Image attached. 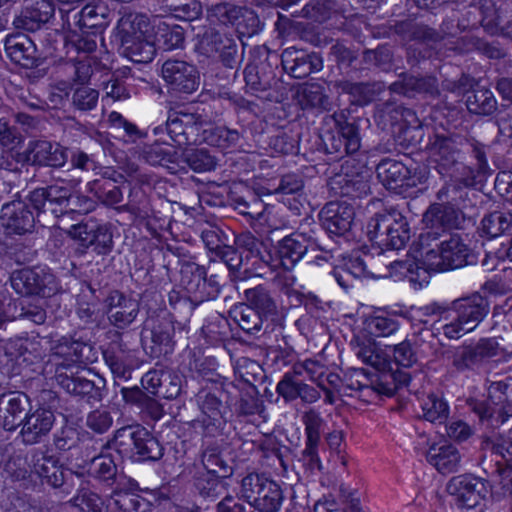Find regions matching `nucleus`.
<instances>
[{"label":"nucleus","mask_w":512,"mask_h":512,"mask_svg":"<svg viewBox=\"0 0 512 512\" xmlns=\"http://www.w3.org/2000/svg\"><path fill=\"white\" fill-rule=\"evenodd\" d=\"M453 305L457 309L462 321L472 331L485 318L489 312L487 300L480 294L457 299L453 301Z\"/></svg>","instance_id":"nucleus-28"},{"label":"nucleus","mask_w":512,"mask_h":512,"mask_svg":"<svg viewBox=\"0 0 512 512\" xmlns=\"http://www.w3.org/2000/svg\"><path fill=\"white\" fill-rule=\"evenodd\" d=\"M86 345L79 341L63 338L54 347L52 363L55 365V380L67 393L98 399L99 389L94 382L87 379L83 372L81 359Z\"/></svg>","instance_id":"nucleus-1"},{"label":"nucleus","mask_w":512,"mask_h":512,"mask_svg":"<svg viewBox=\"0 0 512 512\" xmlns=\"http://www.w3.org/2000/svg\"><path fill=\"white\" fill-rule=\"evenodd\" d=\"M482 231L491 238L500 236L512 226V214L494 211L482 219Z\"/></svg>","instance_id":"nucleus-48"},{"label":"nucleus","mask_w":512,"mask_h":512,"mask_svg":"<svg viewBox=\"0 0 512 512\" xmlns=\"http://www.w3.org/2000/svg\"><path fill=\"white\" fill-rule=\"evenodd\" d=\"M243 16V8L228 2L212 4L207 9L211 24L234 25Z\"/></svg>","instance_id":"nucleus-43"},{"label":"nucleus","mask_w":512,"mask_h":512,"mask_svg":"<svg viewBox=\"0 0 512 512\" xmlns=\"http://www.w3.org/2000/svg\"><path fill=\"white\" fill-rule=\"evenodd\" d=\"M363 61L368 65L388 70L392 62V51L386 46H380L375 50H366L363 53Z\"/></svg>","instance_id":"nucleus-59"},{"label":"nucleus","mask_w":512,"mask_h":512,"mask_svg":"<svg viewBox=\"0 0 512 512\" xmlns=\"http://www.w3.org/2000/svg\"><path fill=\"white\" fill-rule=\"evenodd\" d=\"M201 52L207 56L219 55L222 63L233 68L237 58V44L234 38L216 29H208L199 41Z\"/></svg>","instance_id":"nucleus-10"},{"label":"nucleus","mask_w":512,"mask_h":512,"mask_svg":"<svg viewBox=\"0 0 512 512\" xmlns=\"http://www.w3.org/2000/svg\"><path fill=\"white\" fill-rule=\"evenodd\" d=\"M422 312L426 316H436L437 319L433 322L434 330L442 331L449 339H458L471 331L453 304L449 308L426 306Z\"/></svg>","instance_id":"nucleus-19"},{"label":"nucleus","mask_w":512,"mask_h":512,"mask_svg":"<svg viewBox=\"0 0 512 512\" xmlns=\"http://www.w3.org/2000/svg\"><path fill=\"white\" fill-rule=\"evenodd\" d=\"M224 478L203 472L195 478V487L203 497L216 499L226 491Z\"/></svg>","instance_id":"nucleus-47"},{"label":"nucleus","mask_w":512,"mask_h":512,"mask_svg":"<svg viewBox=\"0 0 512 512\" xmlns=\"http://www.w3.org/2000/svg\"><path fill=\"white\" fill-rule=\"evenodd\" d=\"M54 14V5L50 0H25L20 12L14 17L13 26L17 30L34 32Z\"/></svg>","instance_id":"nucleus-16"},{"label":"nucleus","mask_w":512,"mask_h":512,"mask_svg":"<svg viewBox=\"0 0 512 512\" xmlns=\"http://www.w3.org/2000/svg\"><path fill=\"white\" fill-rule=\"evenodd\" d=\"M5 51L16 64L31 68L36 63V46L25 34L9 35L5 40Z\"/></svg>","instance_id":"nucleus-27"},{"label":"nucleus","mask_w":512,"mask_h":512,"mask_svg":"<svg viewBox=\"0 0 512 512\" xmlns=\"http://www.w3.org/2000/svg\"><path fill=\"white\" fill-rule=\"evenodd\" d=\"M241 138L238 130L217 126L203 129L201 142L225 150L237 147Z\"/></svg>","instance_id":"nucleus-36"},{"label":"nucleus","mask_w":512,"mask_h":512,"mask_svg":"<svg viewBox=\"0 0 512 512\" xmlns=\"http://www.w3.org/2000/svg\"><path fill=\"white\" fill-rule=\"evenodd\" d=\"M336 86L343 92L362 96L365 102L372 101L376 94H379L384 89L383 83H352L340 81L336 83Z\"/></svg>","instance_id":"nucleus-52"},{"label":"nucleus","mask_w":512,"mask_h":512,"mask_svg":"<svg viewBox=\"0 0 512 512\" xmlns=\"http://www.w3.org/2000/svg\"><path fill=\"white\" fill-rule=\"evenodd\" d=\"M281 63L286 72L292 77L302 79L322 68V60L315 53L288 47L281 54Z\"/></svg>","instance_id":"nucleus-20"},{"label":"nucleus","mask_w":512,"mask_h":512,"mask_svg":"<svg viewBox=\"0 0 512 512\" xmlns=\"http://www.w3.org/2000/svg\"><path fill=\"white\" fill-rule=\"evenodd\" d=\"M230 315L238 326L246 333L253 334L262 329L265 317L248 304L235 306Z\"/></svg>","instance_id":"nucleus-39"},{"label":"nucleus","mask_w":512,"mask_h":512,"mask_svg":"<svg viewBox=\"0 0 512 512\" xmlns=\"http://www.w3.org/2000/svg\"><path fill=\"white\" fill-rule=\"evenodd\" d=\"M201 462L207 473L228 477L233 472L232 466L224 458L217 446L206 447L202 452Z\"/></svg>","instance_id":"nucleus-41"},{"label":"nucleus","mask_w":512,"mask_h":512,"mask_svg":"<svg viewBox=\"0 0 512 512\" xmlns=\"http://www.w3.org/2000/svg\"><path fill=\"white\" fill-rule=\"evenodd\" d=\"M75 507L83 512H101L103 501L101 497L87 488H80L71 500Z\"/></svg>","instance_id":"nucleus-55"},{"label":"nucleus","mask_w":512,"mask_h":512,"mask_svg":"<svg viewBox=\"0 0 512 512\" xmlns=\"http://www.w3.org/2000/svg\"><path fill=\"white\" fill-rule=\"evenodd\" d=\"M79 181L61 180L43 188H37L28 195V201L41 214H50L57 218L66 213L87 214L93 211L96 203L90 197L73 193Z\"/></svg>","instance_id":"nucleus-3"},{"label":"nucleus","mask_w":512,"mask_h":512,"mask_svg":"<svg viewBox=\"0 0 512 512\" xmlns=\"http://www.w3.org/2000/svg\"><path fill=\"white\" fill-rule=\"evenodd\" d=\"M494 357L510 358L512 352L507 353L495 338H484L474 345L456 348L452 354V366L459 372L475 370Z\"/></svg>","instance_id":"nucleus-6"},{"label":"nucleus","mask_w":512,"mask_h":512,"mask_svg":"<svg viewBox=\"0 0 512 512\" xmlns=\"http://www.w3.org/2000/svg\"><path fill=\"white\" fill-rule=\"evenodd\" d=\"M88 471L92 477L108 485H112L117 476V466L113 457L108 454L93 457L90 461Z\"/></svg>","instance_id":"nucleus-44"},{"label":"nucleus","mask_w":512,"mask_h":512,"mask_svg":"<svg viewBox=\"0 0 512 512\" xmlns=\"http://www.w3.org/2000/svg\"><path fill=\"white\" fill-rule=\"evenodd\" d=\"M322 141L327 153L340 157L357 152L361 146L358 127L348 122L338 123L337 130L326 132Z\"/></svg>","instance_id":"nucleus-15"},{"label":"nucleus","mask_w":512,"mask_h":512,"mask_svg":"<svg viewBox=\"0 0 512 512\" xmlns=\"http://www.w3.org/2000/svg\"><path fill=\"white\" fill-rule=\"evenodd\" d=\"M95 194L105 205L114 206L123 200L121 189L113 182H94Z\"/></svg>","instance_id":"nucleus-57"},{"label":"nucleus","mask_w":512,"mask_h":512,"mask_svg":"<svg viewBox=\"0 0 512 512\" xmlns=\"http://www.w3.org/2000/svg\"><path fill=\"white\" fill-rule=\"evenodd\" d=\"M30 408L29 397L22 392H8L0 395V427L15 431Z\"/></svg>","instance_id":"nucleus-18"},{"label":"nucleus","mask_w":512,"mask_h":512,"mask_svg":"<svg viewBox=\"0 0 512 512\" xmlns=\"http://www.w3.org/2000/svg\"><path fill=\"white\" fill-rule=\"evenodd\" d=\"M377 176L387 189H397L404 185L409 169L400 161L384 159L377 165Z\"/></svg>","instance_id":"nucleus-31"},{"label":"nucleus","mask_w":512,"mask_h":512,"mask_svg":"<svg viewBox=\"0 0 512 512\" xmlns=\"http://www.w3.org/2000/svg\"><path fill=\"white\" fill-rule=\"evenodd\" d=\"M30 467L38 477L46 480L53 487H60L64 483V472L57 459L43 452L32 455Z\"/></svg>","instance_id":"nucleus-30"},{"label":"nucleus","mask_w":512,"mask_h":512,"mask_svg":"<svg viewBox=\"0 0 512 512\" xmlns=\"http://www.w3.org/2000/svg\"><path fill=\"white\" fill-rule=\"evenodd\" d=\"M123 54L135 63H149L155 55L154 42L150 37L121 40Z\"/></svg>","instance_id":"nucleus-33"},{"label":"nucleus","mask_w":512,"mask_h":512,"mask_svg":"<svg viewBox=\"0 0 512 512\" xmlns=\"http://www.w3.org/2000/svg\"><path fill=\"white\" fill-rule=\"evenodd\" d=\"M423 417L432 423H443L449 415L447 402L436 394H429L422 402Z\"/></svg>","instance_id":"nucleus-46"},{"label":"nucleus","mask_w":512,"mask_h":512,"mask_svg":"<svg viewBox=\"0 0 512 512\" xmlns=\"http://www.w3.org/2000/svg\"><path fill=\"white\" fill-rule=\"evenodd\" d=\"M204 121L200 115L183 110L170 111L166 130L170 138L179 146L201 143Z\"/></svg>","instance_id":"nucleus-8"},{"label":"nucleus","mask_w":512,"mask_h":512,"mask_svg":"<svg viewBox=\"0 0 512 512\" xmlns=\"http://www.w3.org/2000/svg\"><path fill=\"white\" fill-rule=\"evenodd\" d=\"M92 243L97 254H107L111 251L113 245L112 234L106 226H96L92 228Z\"/></svg>","instance_id":"nucleus-60"},{"label":"nucleus","mask_w":512,"mask_h":512,"mask_svg":"<svg viewBox=\"0 0 512 512\" xmlns=\"http://www.w3.org/2000/svg\"><path fill=\"white\" fill-rule=\"evenodd\" d=\"M149 18L145 14L128 13L124 15L118 23V31L121 40L137 39L150 37L147 35L149 31Z\"/></svg>","instance_id":"nucleus-34"},{"label":"nucleus","mask_w":512,"mask_h":512,"mask_svg":"<svg viewBox=\"0 0 512 512\" xmlns=\"http://www.w3.org/2000/svg\"><path fill=\"white\" fill-rule=\"evenodd\" d=\"M440 240L437 231H425L414 244L416 259L430 271H445L460 268L467 264L470 249L458 234Z\"/></svg>","instance_id":"nucleus-2"},{"label":"nucleus","mask_w":512,"mask_h":512,"mask_svg":"<svg viewBox=\"0 0 512 512\" xmlns=\"http://www.w3.org/2000/svg\"><path fill=\"white\" fill-rule=\"evenodd\" d=\"M365 329L374 337H388L399 330V323L392 317L374 315L365 320Z\"/></svg>","instance_id":"nucleus-50"},{"label":"nucleus","mask_w":512,"mask_h":512,"mask_svg":"<svg viewBox=\"0 0 512 512\" xmlns=\"http://www.w3.org/2000/svg\"><path fill=\"white\" fill-rule=\"evenodd\" d=\"M319 217L322 226L328 232L341 235L350 229L354 209L346 202L331 201L321 209Z\"/></svg>","instance_id":"nucleus-22"},{"label":"nucleus","mask_w":512,"mask_h":512,"mask_svg":"<svg viewBox=\"0 0 512 512\" xmlns=\"http://www.w3.org/2000/svg\"><path fill=\"white\" fill-rule=\"evenodd\" d=\"M393 357L395 364L403 368L411 367L417 361V357L409 341H402L398 345H395Z\"/></svg>","instance_id":"nucleus-62"},{"label":"nucleus","mask_w":512,"mask_h":512,"mask_svg":"<svg viewBox=\"0 0 512 512\" xmlns=\"http://www.w3.org/2000/svg\"><path fill=\"white\" fill-rule=\"evenodd\" d=\"M113 420L106 410H94L87 416L86 425L97 433L106 432L112 425Z\"/></svg>","instance_id":"nucleus-61"},{"label":"nucleus","mask_w":512,"mask_h":512,"mask_svg":"<svg viewBox=\"0 0 512 512\" xmlns=\"http://www.w3.org/2000/svg\"><path fill=\"white\" fill-rule=\"evenodd\" d=\"M429 151L433 161L443 167H450L456 163L459 154L455 141L450 137L440 135L435 136Z\"/></svg>","instance_id":"nucleus-38"},{"label":"nucleus","mask_w":512,"mask_h":512,"mask_svg":"<svg viewBox=\"0 0 512 512\" xmlns=\"http://www.w3.org/2000/svg\"><path fill=\"white\" fill-rule=\"evenodd\" d=\"M302 422L305 426L306 442L319 444L321 427L323 425L320 413L314 409H309L304 412Z\"/></svg>","instance_id":"nucleus-56"},{"label":"nucleus","mask_w":512,"mask_h":512,"mask_svg":"<svg viewBox=\"0 0 512 512\" xmlns=\"http://www.w3.org/2000/svg\"><path fill=\"white\" fill-rule=\"evenodd\" d=\"M162 77L171 88L178 92L190 94L199 85L197 69L182 60H166L162 65Z\"/></svg>","instance_id":"nucleus-12"},{"label":"nucleus","mask_w":512,"mask_h":512,"mask_svg":"<svg viewBox=\"0 0 512 512\" xmlns=\"http://www.w3.org/2000/svg\"><path fill=\"white\" fill-rule=\"evenodd\" d=\"M458 220V211L450 204H433L423 215L427 231L443 232L454 227Z\"/></svg>","instance_id":"nucleus-29"},{"label":"nucleus","mask_w":512,"mask_h":512,"mask_svg":"<svg viewBox=\"0 0 512 512\" xmlns=\"http://www.w3.org/2000/svg\"><path fill=\"white\" fill-rule=\"evenodd\" d=\"M240 494L260 512H276L283 500L280 486L256 473L248 474L241 480Z\"/></svg>","instance_id":"nucleus-5"},{"label":"nucleus","mask_w":512,"mask_h":512,"mask_svg":"<svg viewBox=\"0 0 512 512\" xmlns=\"http://www.w3.org/2000/svg\"><path fill=\"white\" fill-rule=\"evenodd\" d=\"M298 377L294 374H284L281 380L276 386V392L286 402H292L296 400Z\"/></svg>","instance_id":"nucleus-64"},{"label":"nucleus","mask_w":512,"mask_h":512,"mask_svg":"<svg viewBox=\"0 0 512 512\" xmlns=\"http://www.w3.org/2000/svg\"><path fill=\"white\" fill-rule=\"evenodd\" d=\"M55 415L50 409L38 408L33 412L27 411L22 422L20 436L27 445L41 442L51 431Z\"/></svg>","instance_id":"nucleus-17"},{"label":"nucleus","mask_w":512,"mask_h":512,"mask_svg":"<svg viewBox=\"0 0 512 512\" xmlns=\"http://www.w3.org/2000/svg\"><path fill=\"white\" fill-rule=\"evenodd\" d=\"M370 172L363 166L355 168L346 162L342 172L331 180L332 189L341 195L360 197L370 190Z\"/></svg>","instance_id":"nucleus-13"},{"label":"nucleus","mask_w":512,"mask_h":512,"mask_svg":"<svg viewBox=\"0 0 512 512\" xmlns=\"http://www.w3.org/2000/svg\"><path fill=\"white\" fill-rule=\"evenodd\" d=\"M371 239L390 249H401L410 239L406 218L397 210L378 213L369 223Z\"/></svg>","instance_id":"nucleus-4"},{"label":"nucleus","mask_w":512,"mask_h":512,"mask_svg":"<svg viewBox=\"0 0 512 512\" xmlns=\"http://www.w3.org/2000/svg\"><path fill=\"white\" fill-rule=\"evenodd\" d=\"M235 412L241 417H252L255 415L265 419V404L258 396L255 387L250 390L243 391L235 404Z\"/></svg>","instance_id":"nucleus-42"},{"label":"nucleus","mask_w":512,"mask_h":512,"mask_svg":"<svg viewBox=\"0 0 512 512\" xmlns=\"http://www.w3.org/2000/svg\"><path fill=\"white\" fill-rule=\"evenodd\" d=\"M0 220L8 234L31 233L35 227L34 214L22 200L5 203L1 209Z\"/></svg>","instance_id":"nucleus-14"},{"label":"nucleus","mask_w":512,"mask_h":512,"mask_svg":"<svg viewBox=\"0 0 512 512\" xmlns=\"http://www.w3.org/2000/svg\"><path fill=\"white\" fill-rule=\"evenodd\" d=\"M108 319L115 327L124 329L134 322L139 313V302L119 291L107 298Z\"/></svg>","instance_id":"nucleus-23"},{"label":"nucleus","mask_w":512,"mask_h":512,"mask_svg":"<svg viewBox=\"0 0 512 512\" xmlns=\"http://www.w3.org/2000/svg\"><path fill=\"white\" fill-rule=\"evenodd\" d=\"M99 93L96 89L88 86H80L72 93V105L79 111H90L98 103Z\"/></svg>","instance_id":"nucleus-53"},{"label":"nucleus","mask_w":512,"mask_h":512,"mask_svg":"<svg viewBox=\"0 0 512 512\" xmlns=\"http://www.w3.org/2000/svg\"><path fill=\"white\" fill-rule=\"evenodd\" d=\"M466 106L473 114L491 115L497 110V100L490 89L477 87L467 95Z\"/></svg>","instance_id":"nucleus-37"},{"label":"nucleus","mask_w":512,"mask_h":512,"mask_svg":"<svg viewBox=\"0 0 512 512\" xmlns=\"http://www.w3.org/2000/svg\"><path fill=\"white\" fill-rule=\"evenodd\" d=\"M248 305L255 308L265 318L276 313V304L269 292L262 286L245 290Z\"/></svg>","instance_id":"nucleus-45"},{"label":"nucleus","mask_w":512,"mask_h":512,"mask_svg":"<svg viewBox=\"0 0 512 512\" xmlns=\"http://www.w3.org/2000/svg\"><path fill=\"white\" fill-rule=\"evenodd\" d=\"M354 354L363 363L374 367L377 370L386 368L387 361L382 351L371 339L356 338L351 342Z\"/></svg>","instance_id":"nucleus-35"},{"label":"nucleus","mask_w":512,"mask_h":512,"mask_svg":"<svg viewBox=\"0 0 512 512\" xmlns=\"http://www.w3.org/2000/svg\"><path fill=\"white\" fill-rule=\"evenodd\" d=\"M81 14L83 31L98 29L104 25L105 14L99 12L96 6L86 5L81 9Z\"/></svg>","instance_id":"nucleus-63"},{"label":"nucleus","mask_w":512,"mask_h":512,"mask_svg":"<svg viewBox=\"0 0 512 512\" xmlns=\"http://www.w3.org/2000/svg\"><path fill=\"white\" fill-rule=\"evenodd\" d=\"M181 281L189 293L195 294L201 300L214 297L218 293L216 281L213 277L208 280L206 269L196 263L182 266Z\"/></svg>","instance_id":"nucleus-21"},{"label":"nucleus","mask_w":512,"mask_h":512,"mask_svg":"<svg viewBox=\"0 0 512 512\" xmlns=\"http://www.w3.org/2000/svg\"><path fill=\"white\" fill-rule=\"evenodd\" d=\"M390 90L407 97L423 94L435 98L440 93L437 79L430 75L421 77L404 75L400 80L390 85Z\"/></svg>","instance_id":"nucleus-25"},{"label":"nucleus","mask_w":512,"mask_h":512,"mask_svg":"<svg viewBox=\"0 0 512 512\" xmlns=\"http://www.w3.org/2000/svg\"><path fill=\"white\" fill-rule=\"evenodd\" d=\"M163 456L160 442L145 429H138V437L131 454L134 461H156Z\"/></svg>","instance_id":"nucleus-32"},{"label":"nucleus","mask_w":512,"mask_h":512,"mask_svg":"<svg viewBox=\"0 0 512 512\" xmlns=\"http://www.w3.org/2000/svg\"><path fill=\"white\" fill-rule=\"evenodd\" d=\"M447 490L458 507L467 509L477 506L487 493L485 482L470 474L453 477Z\"/></svg>","instance_id":"nucleus-9"},{"label":"nucleus","mask_w":512,"mask_h":512,"mask_svg":"<svg viewBox=\"0 0 512 512\" xmlns=\"http://www.w3.org/2000/svg\"><path fill=\"white\" fill-rule=\"evenodd\" d=\"M103 355L105 362L114 373L124 375L127 362V347L120 339L110 343Z\"/></svg>","instance_id":"nucleus-51"},{"label":"nucleus","mask_w":512,"mask_h":512,"mask_svg":"<svg viewBox=\"0 0 512 512\" xmlns=\"http://www.w3.org/2000/svg\"><path fill=\"white\" fill-rule=\"evenodd\" d=\"M10 283L14 291L22 296L50 297L59 289L55 276L49 270L41 267L13 271Z\"/></svg>","instance_id":"nucleus-7"},{"label":"nucleus","mask_w":512,"mask_h":512,"mask_svg":"<svg viewBox=\"0 0 512 512\" xmlns=\"http://www.w3.org/2000/svg\"><path fill=\"white\" fill-rule=\"evenodd\" d=\"M143 159L151 165L169 167V164L178 162V153L171 145L165 143H153L142 150Z\"/></svg>","instance_id":"nucleus-40"},{"label":"nucleus","mask_w":512,"mask_h":512,"mask_svg":"<svg viewBox=\"0 0 512 512\" xmlns=\"http://www.w3.org/2000/svg\"><path fill=\"white\" fill-rule=\"evenodd\" d=\"M183 161L196 172L211 171L216 167V159L205 149H186L182 152Z\"/></svg>","instance_id":"nucleus-49"},{"label":"nucleus","mask_w":512,"mask_h":512,"mask_svg":"<svg viewBox=\"0 0 512 512\" xmlns=\"http://www.w3.org/2000/svg\"><path fill=\"white\" fill-rule=\"evenodd\" d=\"M312 248V240L302 233H292L283 238L277 246V258L279 265L284 269H292L296 263Z\"/></svg>","instance_id":"nucleus-24"},{"label":"nucleus","mask_w":512,"mask_h":512,"mask_svg":"<svg viewBox=\"0 0 512 512\" xmlns=\"http://www.w3.org/2000/svg\"><path fill=\"white\" fill-rule=\"evenodd\" d=\"M427 461L440 473L449 474L458 470L461 455L458 449L450 443H434L426 452Z\"/></svg>","instance_id":"nucleus-26"},{"label":"nucleus","mask_w":512,"mask_h":512,"mask_svg":"<svg viewBox=\"0 0 512 512\" xmlns=\"http://www.w3.org/2000/svg\"><path fill=\"white\" fill-rule=\"evenodd\" d=\"M164 28H160L162 31L157 40L162 44L165 50H173L182 46L184 42V32L180 26H172L164 24Z\"/></svg>","instance_id":"nucleus-58"},{"label":"nucleus","mask_w":512,"mask_h":512,"mask_svg":"<svg viewBox=\"0 0 512 512\" xmlns=\"http://www.w3.org/2000/svg\"><path fill=\"white\" fill-rule=\"evenodd\" d=\"M20 156L24 162L38 166L62 167L68 160L65 147L46 140L30 141Z\"/></svg>","instance_id":"nucleus-11"},{"label":"nucleus","mask_w":512,"mask_h":512,"mask_svg":"<svg viewBox=\"0 0 512 512\" xmlns=\"http://www.w3.org/2000/svg\"><path fill=\"white\" fill-rule=\"evenodd\" d=\"M139 427L126 426L118 429L113 438V446L123 454L131 457L138 437Z\"/></svg>","instance_id":"nucleus-54"}]
</instances>
